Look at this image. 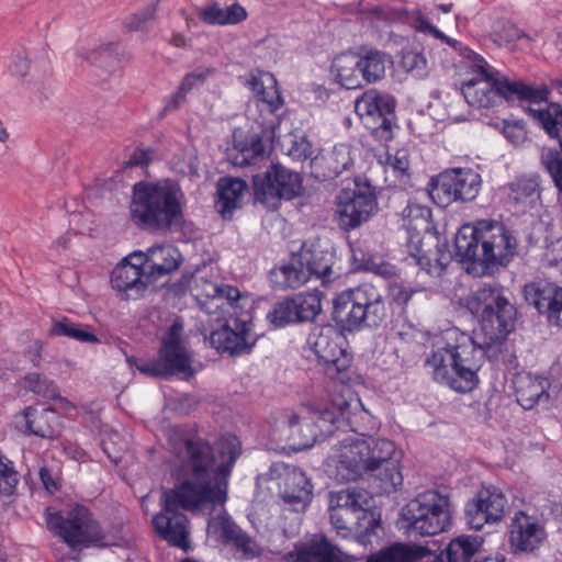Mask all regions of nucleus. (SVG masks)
I'll return each mask as SVG.
<instances>
[{"label": "nucleus", "mask_w": 562, "mask_h": 562, "mask_svg": "<svg viewBox=\"0 0 562 562\" xmlns=\"http://www.w3.org/2000/svg\"><path fill=\"white\" fill-rule=\"evenodd\" d=\"M376 209V190L367 179L356 178L353 189H342L336 196V221L345 232L368 222Z\"/></svg>", "instance_id": "obj_18"}, {"label": "nucleus", "mask_w": 562, "mask_h": 562, "mask_svg": "<svg viewBox=\"0 0 562 562\" xmlns=\"http://www.w3.org/2000/svg\"><path fill=\"white\" fill-rule=\"evenodd\" d=\"M140 258H134V252L121 260L112 270L111 285L122 300L143 297L151 284L146 280V272Z\"/></svg>", "instance_id": "obj_24"}, {"label": "nucleus", "mask_w": 562, "mask_h": 562, "mask_svg": "<svg viewBox=\"0 0 562 562\" xmlns=\"http://www.w3.org/2000/svg\"><path fill=\"white\" fill-rule=\"evenodd\" d=\"M50 336H65L85 344H97L99 338L91 331L90 326L75 323L67 317L54 321L49 329Z\"/></svg>", "instance_id": "obj_46"}, {"label": "nucleus", "mask_w": 562, "mask_h": 562, "mask_svg": "<svg viewBox=\"0 0 562 562\" xmlns=\"http://www.w3.org/2000/svg\"><path fill=\"white\" fill-rule=\"evenodd\" d=\"M389 317L385 297L372 283H361L338 293L333 300L331 319L344 331L376 329Z\"/></svg>", "instance_id": "obj_5"}, {"label": "nucleus", "mask_w": 562, "mask_h": 562, "mask_svg": "<svg viewBox=\"0 0 562 562\" xmlns=\"http://www.w3.org/2000/svg\"><path fill=\"white\" fill-rule=\"evenodd\" d=\"M524 297L550 327L562 329V286L543 279L525 284Z\"/></svg>", "instance_id": "obj_23"}, {"label": "nucleus", "mask_w": 562, "mask_h": 562, "mask_svg": "<svg viewBox=\"0 0 562 562\" xmlns=\"http://www.w3.org/2000/svg\"><path fill=\"white\" fill-rule=\"evenodd\" d=\"M235 149L236 153L231 156V161L239 167L255 165L266 155V144L262 136L257 133L250 134L244 142L237 143Z\"/></svg>", "instance_id": "obj_44"}, {"label": "nucleus", "mask_w": 562, "mask_h": 562, "mask_svg": "<svg viewBox=\"0 0 562 562\" xmlns=\"http://www.w3.org/2000/svg\"><path fill=\"white\" fill-rule=\"evenodd\" d=\"M363 268L384 279H391L397 276V268L394 265L386 261L376 262L372 258L363 262Z\"/></svg>", "instance_id": "obj_60"}, {"label": "nucleus", "mask_w": 562, "mask_h": 562, "mask_svg": "<svg viewBox=\"0 0 562 562\" xmlns=\"http://www.w3.org/2000/svg\"><path fill=\"white\" fill-rule=\"evenodd\" d=\"M474 499L482 505V509L492 519V522H497L504 518L507 498L499 488L495 486L485 487L477 493Z\"/></svg>", "instance_id": "obj_45"}, {"label": "nucleus", "mask_w": 562, "mask_h": 562, "mask_svg": "<svg viewBox=\"0 0 562 562\" xmlns=\"http://www.w3.org/2000/svg\"><path fill=\"white\" fill-rule=\"evenodd\" d=\"M134 258H140L146 280L151 284L177 271L183 261L179 249L170 244L155 245L146 251H134Z\"/></svg>", "instance_id": "obj_28"}, {"label": "nucleus", "mask_w": 562, "mask_h": 562, "mask_svg": "<svg viewBox=\"0 0 562 562\" xmlns=\"http://www.w3.org/2000/svg\"><path fill=\"white\" fill-rule=\"evenodd\" d=\"M175 456V476L181 481L173 488L202 497L212 506L227 501L228 483L243 452L235 435L220 437L214 445L189 426H176L169 437Z\"/></svg>", "instance_id": "obj_1"}, {"label": "nucleus", "mask_w": 562, "mask_h": 562, "mask_svg": "<svg viewBox=\"0 0 562 562\" xmlns=\"http://www.w3.org/2000/svg\"><path fill=\"white\" fill-rule=\"evenodd\" d=\"M507 202L522 212L535 207L540 200V182L537 176H521L506 186Z\"/></svg>", "instance_id": "obj_38"}, {"label": "nucleus", "mask_w": 562, "mask_h": 562, "mask_svg": "<svg viewBox=\"0 0 562 562\" xmlns=\"http://www.w3.org/2000/svg\"><path fill=\"white\" fill-rule=\"evenodd\" d=\"M426 64L424 55L415 50H404L400 60L402 69L416 77H423L426 74Z\"/></svg>", "instance_id": "obj_54"}, {"label": "nucleus", "mask_w": 562, "mask_h": 562, "mask_svg": "<svg viewBox=\"0 0 562 562\" xmlns=\"http://www.w3.org/2000/svg\"><path fill=\"white\" fill-rule=\"evenodd\" d=\"M358 454L359 461L369 477L380 481V488L385 493L396 491L403 484L398 460L394 459L395 445L384 438H356L348 436Z\"/></svg>", "instance_id": "obj_12"}, {"label": "nucleus", "mask_w": 562, "mask_h": 562, "mask_svg": "<svg viewBox=\"0 0 562 562\" xmlns=\"http://www.w3.org/2000/svg\"><path fill=\"white\" fill-rule=\"evenodd\" d=\"M527 111L550 138L558 140L562 155V105L550 102L546 109L528 108Z\"/></svg>", "instance_id": "obj_43"}, {"label": "nucleus", "mask_w": 562, "mask_h": 562, "mask_svg": "<svg viewBox=\"0 0 562 562\" xmlns=\"http://www.w3.org/2000/svg\"><path fill=\"white\" fill-rule=\"evenodd\" d=\"M408 531L426 537L447 531L452 524V506L448 495L427 491L402 509Z\"/></svg>", "instance_id": "obj_13"}, {"label": "nucleus", "mask_w": 562, "mask_h": 562, "mask_svg": "<svg viewBox=\"0 0 562 562\" xmlns=\"http://www.w3.org/2000/svg\"><path fill=\"white\" fill-rule=\"evenodd\" d=\"M485 350L470 335L458 328L446 334L445 346L437 347L425 359L436 382L459 393L473 391L480 382L477 372L483 366Z\"/></svg>", "instance_id": "obj_2"}, {"label": "nucleus", "mask_w": 562, "mask_h": 562, "mask_svg": "<svg viewBox=\"0 0 562 562\" xmlns=\"http://www.w3.org/2000/svg\"><path fill=\"white\" fill-rule=\"evenodd\" d=\"M194 279L195 276L193 273L183 272L181 278L171 284L170 291L177 296L186 294L187 291L191 292Z\"/></svg>", "instance_id": "obj_64"}, {"label": "nucleus", "mask_w": 562, "mask_h": 562, "mask_svg": "<svg viewBox=\"0 0 562 562\" xmlns=\"http://www.w3.org/2000/svg\"><path fill=\"white\" fill-rule=\"evenodd\" d=\"M372 497L363 488L351 487L329 493V504L336 507H344L347 510L358 512L362 515V526L367 528H379L381 515L371 509Z\"/></svg>", "instance_id": "obj_29"}, {"label": "nucleus", "mask_w": 562, "mask_h": 562, "mask_svg": "<svg viewBox=\"0 0 562 562\" xmlns=\"http://www.w3.org/2000/svg\"><path fill=\"white\" fill-rule=\"evenodd\" d=\"M257 202L269 209H278L281 201H292L304 194L303 178L279 162H272L265 172L252 177Z\"/></svg>", "instance_id": "obj_15"}, {"label": "nucleus", "mask_w": 562, "mask_h": 562, "mask_svg": "<svg viewBox=\"0 0 562 562\" xmlns=\"http://www.w3.org/2000/svg\"><path fill=\"white\" fill-rule=\"evenodd\" d=\"M481 187V175L472 168H452L432 177L428 183V192L438 206L447 207L454 202L474 201Z\"/></svg>", "instance_id": "obj_17"}, {"label": "nucleus", "mask_w": 562, "mask_h": 562, "mask_svg": "<svg viewBox=\"0 0 562 562\" xmlns=\"http://www.w3.org/2000/svg\"><path fill=\"white\" fill-rule=\"evenodd\" d=\"M206 532L210 538L228 547L241 560L258 559L263 552L262 546L243 530L227 513L211 517Z\"/></svg>", "instance_id": "obj_21"}, {"label": "nucleus", "mask_w": 562, "mask_h": 562, "mask_svg": "<svg viewBox=\"0 0 562 562\" xmlns=\"http://www.w3.org/2000/svg\"><path fill=\"white\" fill-rule=\"evenodd\" d=\"M544 538L543 527L533 517L524 512L516 513L510 530L513 552H533Z\"/></svg>", "instance_id": "obj_30"}, {"label": "nucleus", "mask_w": 562, "mask_h": 562, "mask_svg": "<svg viewBox=\"0 0 562 562\" xmlns=\"http://www.w3.org/2000/svg\"><path fill=\"white\" fill-rule=\"evenodd\" d=\"M548 380L530 374L521 376L516 382L517 402L524 409H532L536 405L549 401Z\"/></svg>", "instance_id": "obj_39"}, {"label": "nucleus", "mask_w": 562, "mask_h": 562, "mask_svg": "<svg viewBox=\"0 0 562 562\" xmlns=\"http://www.w3.org/2000/svg\"><path fill=\"white\" fill-rule=\"evenodd\" d=\"M200 19L209 25H225L224 9L217 3L203 8L199 13Z\"/></svg>", "instance_id": "obj_61"}, {"label": "nucleus", "mask_w": 562, "mask_h": 562, "mask_svg": "<svg viewBox=\"0 0 562 562\" xmlns=\"http://www.w3.org/2000/svg\"><path fill=\"white\" fill-rule=\"evenodd\" d=\"M328 510L330 524L338 536L348 538L355 533L358 541L364 546L371 542L372 536H376L378 528L362 526V515H358V512L347 510L344 507H336L330 504Z\"/></svg>", "instance_id": "obj_34"}, {"label": "nucleus", "mask_w": 562, "mask_h": 562, "mask_svg": "<svg viewBox=\"0 0 562 562\" xmlns=\"http://www.w3.org/2000/svg\"><path fill=\"white\" fill-rule=\"evenodd\" d=\"M161 510L153 517L157 533L175 547L184 548L189 543L188 517L180 512L213 509L211 502L177 490H165L160 496Z\"/></svg>", "instance_id": "obj_9"}, {"label": "nucleus", "mask_w": 562, "mask_h": 562, "mask_svg": "<svg viewBox=\"0 0 562 562\" xmlns=\"http://www.w3.org/2000/svg\"><path fill=\"white\" fill-rule=\"evenodd\" d=\"M518 255V241L504 223L479 220L462 225L454 237V257L479 265L483 273L506 267Z\"/></svg>", "instance_id": "obj_3"}, {"label": "nucleus", "mask_w": 562, "mask_h": 562, "mask_svg": "<svg viewBox=\"0 0 562 562\" xmlns=\"http://www.w3.org/2000/svg\"><path fill=\"white\" fill-rule=\"evenodd\" d=\"M281 148L285 155L296 161H304L313 158L312 143L306 135H289L281 144Z\"/></svg>", "instance_id": "obj_49"}, {"label": "nucleus", "mask_w": 562, "mask_h": 562, "mask_svg": "<svg viewBox=\"0 0 562 562\" xmlns=\"http://www.w3.org/2000/svg\"><path fill=\"white\" fill-rule=\"evenodd\" d=\"M396 100L393 95L369 89L355 102V111L363 126L380 143H387L394 137L396 127Z\"/></svg>", "instance_id": "obj_16"}, {"label": "nucleus", "mask_w": 562, "mask_h": 562, "mask_svg": "<svg viewBox=\"0 0 562 562\" xmlns=\"http://www.w3.org/2000/svg\"><path fill=\"white\" fill-rule=\"evenodd\" d=\"M419 290L407 288L402 283L390 282L389 283V294L394 303L398 306L405 307L413 295L417 293Z\"/></svg>", "instance_id": "obj_59"}, {"label": "nucleus", "mask_w": 562, "mask_h": 562, "mask_svg": "<svg viewBox=\"0 0 562 562\" xmlns=\"http://www.w3.org/2000/svg\"><path fill=\"white\" fill-rule=\"evenodd\" d=\"M467 310L475 316L491 342H502L514 330L517 308L496 283H483L465 300Z\"/></svg>", "instance_id": "obj_7"}, {"label": "nucleus", "mask_w": 562, "mask_h": 562, "mask_svg": "<svg viewBox=\"0 0 562 562\" xmlns=\"http://www.w3.org/2000/svg\"><path fill=\"white\" fill-rule=\"evenodd\" d=\"M339 445L341 453L330 457L327 462L329 476L339 483H347L367 475L363 464L359 461L358 454L355 453L349 438H344L339 441Z\"/></svg>", "instance_id": "obj_33"}, {"label": "nucleus", "mask_w": 562, "mask_h": 562, "mask_svg": "<svg viewBox=\"0 0 562 562\" xmlns=\"http://www.w3.org/2000/svg\"><path fill=\"white\" fill-rule=\"evenodd\" d=\"M248 86L258 101L266 105L268 112L276 113L283 106V97L273 75L265 74L261 77L252 76L248 81Z\"/></svg>", "instance_id": "obj_42"}, {"label": "nucleus", "mask_w": 562, "mask_h": 562, "mask_svg": "<svg viewBox=\"0 0 562 562\" xmlns=\"http://www.w3.org/2000/svg\"><path fill=\"white\" fill-rule=\"evenodd\" d=\"M46 524L72 549L78 547L105 548L117 546L114 537L104 533L90 510L83 505H75L65 514L46 508Z\"/></svg>", "instance_id": "obj_8"}, {"label": "nucleus", "mask_w": 562, "mask_h": 562, "mask_svg": "<svg viewBox=\"0 0 562 562\" xmlns=\"http://www.w3.org/2000/svg\"><path fill=\"white\" fill-rule=\"evenodd\" d=\"M372 13L379 20L387 23H405L414 27L417 32L429 33L434 37L446 42L447 35L432 25L420 10L408 11L404 7L381 5L372 10Z\"/></svg>", "instance_id": "obj_32"}, {"label": "nucleus", "mask_w": 562, "mask_h": 562, "mask_svg": "<svg viewBox=\"0 0 562 562\" xmlns=\"http://www.w3.org/2000/svg\"><path fill=\"white\" fill-rule=\"evenodd\" d=\"M239 299L240 291L236 286L229 284H220L218 302H216L215 307H223L224 302H226L227 305H229L232 308H235Z\"/></svg>", "instance_id": "obj_62"}, {"label": "nucleus", "mask_w": 562, "mask_h": 562, "mask_svg": "<svg viewBox=\"0 0 562 562\" xmlns=\"http://www.w3.org/2000/svg\"><path fill=\"white\" fill-rule=\"evenodd\" d=\"M18 482V473L11 462L5 463L0 458V494L11 495Z\"/></svg>", "instance_id": "obj_57"}, {"label": "nucleus", "mask_w": 562, "mask_h": 562, "mask_svg": "<svg viewBox=\"0 0 562 562\" xmlns=\"http://www.w3.org/2000/svg\"><path fill=\"white\" fill-rule=\"evenodd\" d=\"M296 254L297 262L304 267V272L307 274V281L316 278L325 284L338 277L333 271L335 260L333 251L322 249L319 246L303 244Z\"/></svg>", "instance_id": "obj_31"}, {"label": "nucleus", "mask_w": 562, "mask_h": 562, "mask_svg": "<svg viewBox=\"0 0 562 562\" xmlns=\"http://www.w3.org/2000/svg\"><path fill=\"white\" fill-rule=\"evenodd\" d=\"M278 486L284 509L297 514L307 509L313 498V484L300 468L285 467L279 475Z\"/></svg>", "instance_id": "obj_25"}, {"label": "nucleus", "mask_w": 562, "mask_h": 562, "mask_svg": "<svg viewBox=\"0 0 562 562\" xmlns=\"http://www.w3.org/2000/svg\"><path fill=\"white\" fill-rule=\"evenodd\" d=\"M25 382L29 389L35 393L47 400H57L60 403L68 404V401L60 396L58 386L54 381L49 380L47 376H44L40 373H29L25 376Z\"/></svg>", "instance_id": "obj_48"}, {"label": "nucleus", "mask_w": 562, "mask_h": 562, "mask_svg": "<svg viewBox=\"0 0 562 562\" xmlns=\"http://www.w3.org/2000/svg\"><path fill=\"white\" fill-rule=\"evenodd\" d=\"M317 438L316 427L312 422L302 424V427L291 431L292 449L301 451L313 447Z\"/></svg>", "instance_id": "obj_51"}, {"label": "nucleus", "mask_w": 562, "mask_h": 562, "mask_svg": "<svg viewBox=\"0 0 562 562\" xmlns=\"http://www.w3.org/2000/svg\"><path fill=\"white\" fill-rule=\"evenodd\" d=\"M482 539L477 536L461 535L450 540L445 550L432 562H471L479 552Z\"/></svg>", "instance_id": "obj_40"}, {"label": "nucleus", "mask_w": 562, "mask_h": 562, "mask_svg": "<svg viewBox=\"0 0 562 562\" xmlns=\"http://www.w3.org/2000/svg\"><path fill=\"white\" fill-rule=\"evenodd\" d=\"M387 55L376 48L360 47L336 55L330 65L335 81L346 89H359L384 78Z\"/></svg>", "instance_id": "obj_10"}, {"label": "nucleus", "mask_w": 562, "mask_h": 562, "mask_svg": "<svg viewBox=\"0 0 562 562\" xmlns=\"http://www.w3.org/2000/svg\"><path fill=\"white\" fill-rule=\"evenodd\" d=\"M302 411L308 415V419L318 429L325 425L333 426L345 416L342 405L336 407L330 404L307 403L303 405Z\"/></svg>", "instance_id": "obj_47"}, {"label": "nucleus", "mask_w": 562, "mask_h": 562, "mask_svg": "<svg viewBox=\"0 0 562 562\" xmlns=\"http://www.w3.org/2000/svg\"><path fill=\"white\" fill-rule=\"evenodd\" d=\"M247 189V182L239 178L224 177L218 180L215 209L223 220H232L234 212L243 206Z\"/></svg>", "instance_id": "obj_35"}, {"label": "nucleus", "mask_w": 562, "mask_h": 562, "mask_svg": "<svg viewBox=\"0 0 562 562\" xmlns=\"http://www.w3.org/2000/svg\"><path fill=\"white\" fill-rule=\"evenodd\" d=\"M297 254H293L286 265L274 267L269 272V281L276 290L297 289L307 282L304 267L297 261Z\"/></svg>", "instance_id": "obj_41"}, {"label": "nucleus", "mask_w": 562, "mask_h": 562, "mask_svg": "<svg viewBox=\"0 0 562 562\" xmlns=\"http://www.w3.org/2000/svg\"><path fill=\"white\" fill-rule=\"evenodd\" d=\"M218 291L220 284L211 282L204 278L195 277L193 280L191 294L199 302L201 308H204L207 300H211L212 302H218Z\"/></svg>", "instance_id": "obj_50"}, {"label": "nucleus", "mask_w": 562, "mask_h": 562, "mask_svg": "<svg viewBox=\"0 0 562 562\" xmlns=\"http://www.w3.org/2000/svg\"><path fill=\"white\" fill-rule=\"evenodd\" d=\"M194 76L187 75L179 89L166 101L164 112L177 110L186 99V93L194 86Z\"/></svg>", "instance_id": "obj_58"}, {"label": "nucleus", "mask_w": 562, "mask_h": 562, "mask_svg": "<svg viewBox=\"0 0 562 562\" xmlns=\"http://www.w3.org/2000/svg\"><path fill=\"white\" fill-rule=\"evenodd\" d=\"M387 164L400 176H406L409 168V160L406 150L398 149L394 155H387Z\"/></svg>", "instance_id": "obj_63"}, {"label": "nucleus", "mask_w": 562, "mask_h": 562, "mask_svg": "<svg viewBox=\"0 0 562 562\" xmlns=\"http://www.w3.org/2000/svg\"><path fill=\"white\" fill-rule=\"evenodd\" d=\"M431 209L416 202L409 201L402 211L403 226L406 229V247L409 256L422 270L429 274L440 276L447 262L443 261L446 256L441 252L439 243L436 245L435 258H431L430 250L424 248V235L429 234L431 238L438 239L434 236L435 225L432 223Z\"/></svg>", "instance_id": "obj_11"}, {"label": "nucleus", "mask_w": 562, "mask_h": 562, "mask_svg": "<svg viewBox=\"0 0 562 562\" xmlns=\"http://www.w3.org/2000/svg\"><path fill=\"white\" fill-rule=\"evenodd\" d=\"M144 375L169 380L177 376L183 381H190L196 374L193 367V357L187 347L168 346L158 350L157 357L151 360L137 362L133 358L128 362Z\"/></svg>", "instance_id": "obj_20"}, {"label": "nucleus", "mask_w": 562, "mask_h": 562, "mask_svg": "<svg viewBox=\"0 0 562 562\" xmlns=\"http://www.w3.org/2000/svg\"><path fill=\"white\" fill-rule=\"evenodd\" d=\"M464 514L468 526L474 530H481L485 524L492 522V519L482 509V505L475 499L467 503Z\"/></svg>", "instance_id": "obj_55"}, {"label": "nucleus", "mask_w": 562, "mask_h": 562, "mask_svg": "<svg viewBox=\"0 0 562 562\" xmlns=\"http://www.w3.org/2000/svg\"><path fill=\"white\" fill-rule=\"evenodd\" d=\"M474 77L461 85V94L471 106L491 108L497 99L512 101L515 98L520 101L540 103L547 101L549 90L547 87L535 88L521 80H510L506 76H499V71L487 66H479L471 71Z\"/></svg>", "instance_id": "obj_6"}, {"label": "nucleus", "mask_w": 562, "mask_h": 562, "mask_svg": "<svg viewBox=\"0 0 562 562\" xmlns=\"http://www.w3.org/2000/svg\"><path fill=\"white\" fill-rule=\"evenodd\" d=\"M353 148L349 144H337L330 150H321L310 162V173L318 181L334 180L355 165Z\"/></svg>", "instance_id": "obj_27"}, {"label": "nucleus", "mask_w": 562, "mask_h": 562, "mask_svg": "<svg viewBox=\"0 0 562 562\" xmlns=\"http://www.w3.org/2000/svg\"><path fill=\"white\" fill-rule=\"evenodd\" d=\"M322 296L317 290L292 294L277 302L267 318L276 327L313 322L322 312Z\"/></svg>", "instance_id": "obj_22"}, {"label": "nucleus", "mask_w": 562, "mask_h": 562, "mask_svg": "<svg viewBox=\"0 0 562 562\" xmlns=\"http://www.w3.org/2000/svg\"><path fill=\"white\" fill-rule=\"evenodd\" d=\"M117 45L110 43L90 52L86 57L89 63L100 67H112L115 61V50Z\"/></svg>", "instance_id": "obj_56"}, {"label": "nucleus", "mask_w": 562, "mask_h": 562, "mask_svg": "<svg viewBox=\"0 0 562 562\" xmlns=\"http://www.w3.org/2000/svg\"><path fill=\"white\" fill-rule=\"evenodd\" d=\"M254 324L250 318H220L211 323L209 340L211 347L218 353L232 357L250 353L259 336L252 331Z\"/></svg>", "instance_id": "obj_19"}, {"label": "nucleus", "mask_w": 562, "mask_h": 562, "mask_svg": "<svg viewBox=\"0 0 562 562\" xmlns=\"http://www.w3.org/2000/svg\"><path fill=\"white\" fill-rule=\"evenodd\" d=\"M184 193L171 179L138 181L133 186L130 217L142 229L168 234L183 222Z\"/></svg>", "instance_id": "obj_4"}, {"label": "nucleus", "mask_w": 562, "mask_h": 562, "mask_svg": "<svg viewBox=\"0 0 562 562\" xmlns=\"http://www.w3.org/2000/svg\"><path fill=\"white\" fill-rule=\"evenodd\" d=\"M430 554L426 546L396 541L369 554L366 562H418Z\"/></svg>", "instance_id": "obj_37"}, {"label": "nucleus", "mask_w": 562, "mask_h": 562, "mask_svg": "<svg viewBox=\"0 0 562 562\" xmlns=\"http://www.w3.org/2000/svg\"><path fill=\"white\" fill-rule=\"evenodd\" d=\"M337 340L340 337L331 325L317 326L308 334L306 348L326 376L346 384L351 380L352 356Z\"/></svg>", "instance_id": "obj_14"}, {"label": "nucleus", "mask_w": 562, "mask_h": 562, "mask_svg": "<svg viewBox=\"0 0 562 562\" xmlns=\"http://www.w3.org/2000/svg\"><path fill=\"white\" fill-rule=\"evenodd\" d=\"M24 418L26 430L32 435L45 439H55L61 434V417L54 408L30 406L24 411Z\"/></svg>", "instance_id": "obj_36"}, {"label": "nucleus", "mask_w": 562, "mask_h": 562, "mask_svg": "<svg viewBox=\"0 0 562 562\" xmlns=\"http://www.w3.org/2000/svg\"><path fill=\"white\" fill-rule=\"evenodd\" d=\"M294 562H355L356 559L346 553L329 538L321 532L308 533L294 543L289 553Z\"/></svg>", "instance_id": "obj_26"}, {"label": "nucleus", "mask_w": 562, "mask_h": 562, "mask_svg": "<svg viewBox=\"0 0 562 562\" xmlns=\"http://www.w3.org/2000/svg\"><path fill=\"white\" fill-rule=\"evenodd\" d=\"M156 4H149L125 19L124 25L128 31H147L156 16Z\"/></svg>", "instance_id": "obj_52"}, {"label": "nucleus", "mask_w": 562, "mask_h": 562, "mask_svg": "<svg viewBox=\"0 0 562 562\" xmlns=\"http://www.w3.org/2000/svg\"><path fill=\"white\" fill-rule=\"evenodd\" d=\"M561 153L554 148H549L542 151L541 161L546 170L553 179L555 187L562 193V158Z\"/></svg>", "instance_id": "obj_53"}]
</instances>
